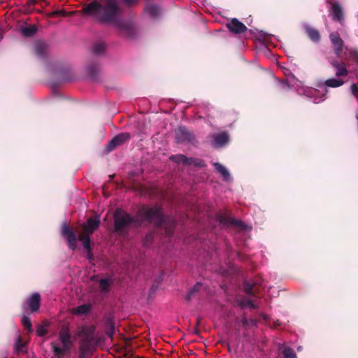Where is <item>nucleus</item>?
<instances>
[{"label": "nucleus", "mask_w": 358, "mask_h": 358, "mask_svg": "<svg viewBox=\"0 0 358 358\" xmlns=\"http://www.w3.org/2000/svg\"><path fill=\"white\" fill-rule=\"evenodd\" d=\"M21 322L22 324V325L24 326V327L29 331V332H31L32 331V325H31V322L29 320V318L26 316V315H23L22 317V320H21Z\"/></svg>", "instance_id": "obj_37"}, {"label": "nucleus", "mask_w": 358, "mask_h": 358, "mask_svg": "<svg viewBox=\"0 0 358 358\" xmlns=\"http://www.w3.org/2000/svg\"><path fill=\"white\" fill-rule=\"evenodd\" d=\"M348 55L352 61L358 65V50L355 49H348L346 48Z\"/></svg>", "instance_id": "obj_36"}, {"label": "nucleus", "mask_w": 358, "mask_h": 358, "mask_svg": "<svg viewBox=\"0 0 358 358\" xmlns=\"http://www.w3.org/2000/svg\"><path fill=\"white\" fill-rule=\"evenodd\" d=\"M131 138L129 133L124 132L115 136L106 145V152L109 153Z\"/></svg>", "instance_id": "obj_8"}, {"label": "nucleus", "mask_w": 358, "mask_h": 358, "mask_svg": "<svg viewBox=\"0 0 358 358\" xmlns=\"http://www.w3.org/2000/svg\"><path fill=\"white\" fill-rule=\"evenodd\" d=\"M351 92L352 94L357 97L358 96V86L356 84H352L351 85Z\"/></svg>", "instance_id": "obj_44"}, {"label": "nucleus", "mask_w": 358, "mask_h": 358, "mask_svg": "<svg viewBox=\"0 0 358 358\" xmlns=\"http://www.w3.org/2000/svg\"><path fill=\"white\" fill-rule=\"evenodd\" d=\"M330 4L329 14L333 21L339 22L341 25L345 21V15L341 5L338 1H328Z\"/></svg>", "instance_id": "obj_9"}, {"label": "nucleus", "mask_w": 358, "mask_h": 358, "mask_svg": "<svg viewBox=\"0 0 358 358\" xmlns=\"http://www.w3.org/2000/svg\"><path fill=\"white\" fill-rule=\"evenodd\" d=\"M48 51V45L43 41H37L35 44L36 54L41 58L45 57Z\"/></svg>", "instance_id": "obj_21"}, {"label": "nucleus", "mask_w": 358, "mask_h": 358, "mask_svg": "<svg viewBox=\"0 0 358 358\" xmlns=\"http://www.w3.org/2000/svg\"><path fill=\"white\" fill-rule=\"evenodd\" d=\"M188 157H187L185 155H172L171 157H170V159L177 164H186L187 165L188 164Z\"/></svg>", "instance_id": "obj_31"}, {"label": "nucleus", "mask_w": 358, "mask_h": 358, "mask_svg": "<svg viewBox=\"0 0 358 358\" xmlns=\"http://www.w3.org/2000/svg\"><path fill=\"white\" fill-rule=\"evenodd\" d=\"M51 346L55 355L58 357H61L64 354L65 352L69 350V349H65L64 346L62 348H60L54 343H51Z\"/></svg>", "instance_id": "obj_33"}, {"label": "nucleus", "mask_w": 358, "mask_h": 358, "mask_svg": "<svg viewBox=\"0 0 358 358\" xmlns=\"http://www.w3.org/2000/svg\"><path fill=\"white\" fill-rule=\"evenodd\" d=\"M62 236L67 241L68 246L71 250H75L77 245V237L75 232L66 224H64L61 230Z\"/></svg>", "instance_id": "obj_11"}, {"label": "nucleus", "mask_w": 358, "mask_h": 358, "mask_svg": "<svg viewBox=\"0 0 358 358\" xmlns=\"http://www.w3.org/2000/svg\"><path fill=\"white\" fill-rule=\"evenodd\" d=\"M83 12L86 15H92L101 23L114 24L129 36L134 34L133 25L122 22L119 18L122 13L119 0L93 1L83 8Z\"/></svg>", "instance_id": "obj_1"}, {"label": "nucleus", "mask_w": 358, "mask_h": 358, "mask_svg": "<svg viewBox=\"0 0 358 358\" xmlns=\"http://www.w3.org/2000/svg\"><path fill=\"white\" fill-rule=\"evenodd\" d=\"M100 220L99 218L90 217L86 222L80 225V231L78 233V236L90 238L92 235L99 227Z\"/></svg>", "instance_id": "obj_6"}, {"label": "nucleus", "mask_w": 358, "mask_h": 358, "mask_svg": "<svg viewBox=\"0 0 358 358\" xmlns=\"http://www.w3.org/2000/svg\"><path fill=\"white\" fill-rule=\"evenodd\" d=\"M215 170L220 173L225 180H228L230 178V174L227 169L221 164L216 162L213 164Z\"/></svg>", "instance_id": "obj_26"}, {"label": "nucleus", "mask_w": 358, "mask_h": 358, "mask_svg": "<svg viewBox=\"0 0 358 358\" xmlns=\"http://www.w3.org/2000/svg\"><path fill=\"white\" fill-rule=\"evenodd\" d=\"M91 309V306L90 304H83L80 306H78L76 308H73L72 309V313L74 315H85L90 312Z\"/></svg>", "instance_id": "obj_24"}, {"label": "nucleus", "mask_w": 358, "mask_h": 358, "mask_svg": "<svg viewBox=\"0 0 358 358\" xmlns=\"http://www.w3.org/2000/svg\"><path fill=\"white\" fill-rule=\"evenodd\" d=\"M115 333V326L111 320H107L106 322V334L110 337L113 338V336Z\"/></svg>", "instance_id": "obj_32"}, {"label": "nucleus", "mask_w": 358, "mask_h": 358, "mask_svg": "<svg viewBox=\"0 0 358 358\" xmlns=\"http://www.w3.org/2000/svg\"><path fill=\"white\" fill-rule=\"evenodd\" d=\"M41 306V295L35 292L29 296L23 306L25 310H29L31 313H36L38 310Z\"/></svg>", "instance_id": "obj_12"}, {"label": "nucleus", "mask_w": 358, "mask_h": 358, "mask_svg": "<svg viewBox=\"0 0 358 358\" xmlns=\"http://www.w3.org/2000/svg\"><path fill=\"white\" fill-rule=\"evenodd\" d=\"M327 92H328V90L325 88L324 92L322 93V96L319 97V96H316V94H317L318 91L317 90H314L313 91L308 92V96H312L313 97H314L313 102L315 103H319L323 101L324 100H325V99H326L325 96H326Z\"/></svg>", "instance_id": "obj_28"}, {"label": "nucleus", "mask_w": 358, "mask_h": 358, "mask_svg": "<svg viewBox=\"0 0 358 358\" xmlns=\"http://www.w3.org/2000/svg\"><path fill=\"white\" fill-rule=\"evenodd\" d=\"M106 43L103 41H98L95 43L92 47V52L95 55H101L106 50Z\"/></svg>", "instance_id": "obj_27"}, {"label": "nucleus", "mask_w": 358, "mask_h": 358, "mask_svg": "<svg viewBox=\"0 0 358 358\" xmlns=\"http://www.w3.org/2000/svg\"><path fill=\"white\" fill-rule=\"evenodd\" d=\"M122 3L128 6L131 7L136 5L138 3V0H121Z\"/></svg>", "instance_id": "obj_40"}, {"label": "nucleus", "mask_w": 358, "mask_h": 358, "mask_svg": "<svg viewBox=\"0 0 358 358\" xmlns=\"http://www.w3.org/2000/svg\"><path fill=\"white\" fill-rule=\"evenodd\" d=\"M217 220L220 224L224 227H228L229 225L240 226L241 222L234 218L227 217L224 215H220L217 217Z\"/></svg>", "instance_id": "obj_20"}, {"label": "nucleus", "mask_w": 358, "mask_h": 358, "mask_svg": "<svg viewBox=\"0 0 358 358\" xmlns=\"http://www.w3.org/2000/svg\"><path fill=\"white\" fill-rule=\"evenodd\" d=\"M22 34L25 37H31L34 36L36 31L37 28L34 25H30L29 27H23L21 30Z\"/></svg>", "instance_id": "obj_30"}, {"label": "nucleus", "mask_w": 358, "mask_h": 358, "mask_svg": "<svg viewBox=\"0 0 358 358\" xmlns=\"http://www.w3.org/2000/svg\"><path fill=\"white\" fill-rule=\"evenodd\" d=\"M252 289L253 288H252V285H245V290L248 294L252 293Z\"/></svg>", "instance_id": "obj_46"}, {"label": "nucleus", "mask_w": 358, "mask_h": 358, "mask_svg": "<svg viewBox=\"0 0 358 358\" xmlns=\"http://www.w3.org/2000/svg\"><path fill=\"white\" fill-rule=\"evenodd\" d=\"M202 285L201 283H199V282H197L194 286V287H192L189 292H188L187 296H186V299L187 301H190L192 296L194 294V293L197 292L201 287Z\"/></svg>", "instance_id": "obj_38"}, {"label": "nucleus", "mask_w": 358, "mask_h": 358, "mask_svg": "<svg viewBox=\"0 0 358 358\" xmlns=\"http://www.w3.org/2000/svg\"><path fill=\"white\" fill-rule=\"evenodd\" d=\"M113 217L115 231L117 233H122L125 229L132 224L138 225L136 217L134 218L121 209H117Z\"/></svg>", "instance_id": "obj_4"}, {"label": "nucleus", "mask_w": 358, "mask_h": 358, "mask_svg": "<svg viewBox=\"0 0 358 358\" xmlns=\"http://www.w3.org/2000/svg\"><path fill=\"white\" fill-rule=\"evenodd\" d=\"M242 305L249 306L252 309L257 308V306L253 303L252 300L250 299H248L245 302H243Z\"/></svg>", "instance_id": "obj_42"}, {"label": "nucleus", "mask_w": 358, "mask_h": 358, "mask_svg": "<svg viewBox=\"0 0 358 358\" xmlns=\"http://www.w3.org/2000/svg\"><path fill=\"white\" fill-rule=\"evenodd\" d=\"M187 165H194L197 167H203L205 166V162L202 159L190 157L188 159Z\"/></svg>", "instance_id": "obj_35"}, {"label": "nucleus", "mask_w": 358, "mask_h": 358, "mask_svg": "<svg viewBox=\"0 0 358 358\" xmlns=\"http://www.w3.org/2000/svg\"><path fill=\"white\" fill-rule=\"evenodd\" d=\"M111 280L108 279H101L99 280V287L102 292H108L110 289V285Z\"/></svg>", "instance_id": "obj_34"}, {"label": "nucleus", "mask_w": 358, "mask_h": 358, "mask_svg": "<svg viewBox=\"0 0 358 358\" xmlns=\"http://www.w3.org/2000/svg\"><path fill=\"white\" fill-rule=\"evenodd\" d=\"M143 12L148 15L151 18L156 19L160 15L161 9L156 4L148 3L144 7Z\"/></svg>", "instance_id": "obj_19"}, {"label": "nucleus", "mask_w": 358, "mask_h": 358, "mask_svg": "<svg viewBox=\"0 0 358 358\" xmlns=\"http://www.w3.org/2000/svg\"><path fill=\"white\" fill-rule=\"evenodd\" d=\"M37 334L38 336H44L45 335L47 334L48 331L47 330L45 329L44 327L41 326V325H39L38 327H37Z\"/></svg>", "instance_id": "obj_41"}, {"label": "nucleus", "mask_w": 358, "mask_h": 358, "mask_svg": "<svg viewBox=\"0 0 358 358\" xmlns=\"http://www.w3.org/2000/svg\"><path fill=\"white\" fill-rule=\"evenodd\" d=\"M282 354H283L284 358H296V353L294 352V351L292 349H291L289 348H286L282 351Z\"/></svg>", "instance_id": "obj_39"}, {"label": "nucleus", "mask_w": 358, "mask_h": 358, "mask_svg": "<svg viewBox=\"0 0 358 358\" xmlns=\"http://www.w3.org/2000/svg\"><path fill=\"white\" fill-rule=\"evenodd\" d=\"M162 277L160 276V277H159V278H158L157 280H155V283H157V285H159V284L161 282V281H162Z\"/></svg>", "instance_id": "obj_48"}, {"label": "nucleus", "mask_w": 358, "mask_h": 358, "mask_svg": "<svg viewBox=\"0 0 358 358\" xmlns=\"http://www.w3.org/2000/svg\"><path fill=\"white\" fill-rule=\"evenodd\" d=\"M213 138L214 139L213 145L215 148L224 147L229 141V135L227 131L213 134Z\"/></svg>", "instance_id": "obj_16"}, {"label": "nucleus", "mask_w": 358, "mask_h": 358, "mask_svg": "<svg viewBox=\"0 0 358 358\" xmlns=\"http://www.w3.org/2000/svg\"><path fill=\"white\" fill-rule=\"evenodd\" d=\"M77 336L80 338L78 358H91L101 341L100 338L95 336V327L83 326Z\"/></svg>", "instance_id": "obj_3"}, {"label": "nucleus", "mask_w": 358, "mask_h": 358, "mask_svg": "<svg viewBox=\"0 0 358 358\" xmlns=\"http://www.w3.org/2000/svg\"><path fill=\"white\" fill-rule=\"evenodd\" d=\"M329 40L333 47L336 56L339 58L341 56L344 48V41L337 31H333L329 34Z\"/></svg>", "instance_id": "obj_10"}, {"label": "nucleus", "mask_w": 358, "mask_h": 358, "mask_svg": "<svg viewBox=\"0 0 358 358\" xmlns=\"http://www.w3.org/2000/svg\"><path fill=\"white\" fill-rule=\"evenodd\" d=\"M100 220L99 218L90 217L86 222L80 225V231L78 233V236L90 238L92 235L99 227Z\"/></svg>", "instance_id": "obj_7"}, {"label": "nucleus", "mask_w": 358, "mask_h": 358, "mask_svg": "<svg viewBox=\"0 0 358 358\" xmlns=\"http://www.w3.org/2000/svg\"><path fill=\"white\" fill-rule=\"evenodd\" d=\"M78 241L82 242L84 248L86 250V251L87 252L88 258L91 259L92 255V248H91V245H90V242H91L90 238L78 236Z\"/></svg>", "instance_id": "obj_25"}, {"label": "nucleus", "mask_w": 358, "mask_h": 358, "mask_svg": "<svg viewBox=\"0 0 358 358\" xmlns=\"http://www.w3.org/2000/svg\"><path fill=\"white\" fill-rule=\"evenodd\" d=\"M59 340L61 341L65 349L71 348L72 342L71 341V334L67 327H63L59 333Z\"/></svg>", "instance_id": "obj_18"}, {"label": "nucleus", "mask_w": 358, "mask_h": 358, "mask_svg": "<svg viewBox=\"0 0 358 358\" xmlns=\"http://www.w3.org/2000/svg\"><path fill=\"white\" fill-rule=\"evenodd\" d=\"M226 26L231 32L235 34H242L248 30L247 27L236 18H233Z\"/></svg>", "instance_id": "obj_14"}, {"label": "nucleus", "mask_w": 358, "mask_h": 358, "mask_svg": "<svg viewBox=\"0 0 358 358\" xmlns=\"http://www.w3.org/2000/svg\"><path fill=\"white\" fill-rule=\"evenodd\" d=\"M199 330H198V329L194 330V334H199Z\"/></svg>", "instance_id": "obj_50"}, {"label": "nucleus", "mask_w": 358, "mask_h": 358, "mask_svg": "<svg viewBox=\"0 0 358 358\" xmlns=\"http://www.w3.org/2000/svg\"><path fill=\"white\" fill-rule=\"evenodd\" d=\"M331 66L335 70V76L336 78H342L348 76L349 71L347 69L346 64L338 59H331L329 61Z\"/></svg>", "instance_id": "obj_13"}, {"label": "nucleus", "mask_w": 358, "mask_h": 358, "mask_svg": "<svg viewBox=\"0 0 358 358\" xmlns=\"http://www.w3.org/2000/svg\"><path fill=\"white\" fill-rule=\"evenodd\" d=\"M99 71L100 66L97 63L90 64L87 67V74L93 80H96L98 78Z\"/></svg>", "instance_id": "obj_22"}, {"label": "nucleus", "mask_w": 358, "mask_h": 358, "mask_svg": "<svg viewBox=\"0 0 358 358\" xmlns=\"http://www.w3.org/2000/svg\"><path fill=\"white\" fill-rule=\"evenodd\" d=\"M54 15L64 16L66 15V12L64 10H57L54 13Z\"/></svg>", "instance_id": "obj_45"}, {"label": "nucleus", "mask_w": 358, "mask_h": 358, "mask_svg": "<svg viewBox=\"0 0 358 358\" xmlns=\"http://www.w3.org/2000/svg\"><path fill=\"white\" fill-rule=\"evenodd\" d=\"M345 81L341 78H329L324 81V85L329 87L336 88L344 85Z\"/></svg>", "instance_id": "obj_23"}, {"label": "nucleus", "mask_w": 358, "mask_h": 358, "mask_svg": "<svg viewBox=\"0 0 358 358\" xmlns=\"http://www.w3.org/2000/svg\"><path fill=\"white\" fill-rule=\"evenodd\" d=\"M176 138L178 143L190 142L193 139V135L186 127H180L176 131Z\"/></svg>", "instance_id": "obj_15"}, {"label": "nucleus", "mask_w": 358, "mask_h": 358, "mask_svg": "<svg viewBox=\"0 0 358 358\" xmlns=\"http://www.w3.org/2000/svg\"><path fill=\"white\" fill-rule=\"evenodd\" d=\"M303 29L305 31V34L307 35V36L311 41L314 43H318L320 41L321 35L320 31L317 29L311 27L308 24H305L303 25Z\"/></svg>", "instance_id": "obj_17"}, {"label": "nucleus", "mask_w": 358, "mask_h": 358, "mask_svg": "<svg viewBox=\"0 0 358 358\" xmlns=\"http://www.w3.org/2000/svg\"><path fill=\"white\" fill-rule=\"evenodd\" d=\"M157 288V285H153L152 286V287H151V290H152V292H154Z\"/></svg>", "instance_id": "obj_49"}, {"label": "nucleus", "mask_w": 358, "mask_h": 358, "mask_svg": "<svg viewBox=\"0 0 358 358\" xmlns=\"http://www.w3.org/2000/svg\"><path fill=\"white\" fill-rule=\"evenodd\" d=\"M100 220L99 218L90 217L86 222L80 225V231L78 233V236L90 238L92 235L99 227Z\"/></svg>", "instance_id": "obj_5"}, {"label": "nucleus", "mask_w": 358, "mask_h": 358, "mask_svg": "<svg viewBox=\"0 0 358 358\" xmlns=\"http://www.w3.org/2000/svg\"><path fill=\"white\" fill-rule=\"evenodd\" d=\"M3 38V34L0 31V40Z\"/></svg>", "instance_id": "obj_51"}, {"label": "nucleus", "mask_w": 358, "mask_h": 358, "mask_svg": "<svg viewBox=\"0 0 358 358\" xmlns=\"http://www.w3.org/2000/svg\"><path fill=\"white\" fill-rule=\"evenodd\" d=\"M155 235V231H151L147 233L143 239V245L149 248L152 245Z\"/></svg>", "instance_id": "obj_29"}, {"label": "nucleus", "mask_w": 358, "mask_h": 358, "mask_svg": "<svg viewBox=\"0 0 358 358\" xmlns=\"http://www.w3.org/2000/svg\"><path fill=\"white\" fill-rule=\"evenodd\" d=\"M138 224L148 222L153 224L156 229L164 231L168 236H171L174 231L175 220L170 217L166 218L161 207L158 206H141L136 213Z\"/></svg>", "instance_id": "obj_2"}, {"label": "nucleus", "mask_w": 358, "mask_h": 358, "mask_svg": "<svg viewBox=\"0 0 358 358\" xmlns=\"http://www.w3.org/2000/svg\"><path fill=\"white\" fill-rule=\"evenodd\" d=\"M23 346H24V345L21 343V341L19 338L18 342H17V350H19Z\"/></svg>", "instance_id": "obj_47"}, {"label": "nucleus", "mask_w": 358, "mask_h": 358, "mask_svg": "<svg viewBox=\"0 0 358 358\" xmlns=\"http://www.w3.org/2000/svg\"><path fill=\"white\" fill-rule=\"evenodd\" d=\"M280 84L282 88H283L284 90H289L290 88L289 81L287 79L281 80Z\"/></svg>", "instance_id": "obj_43"}]
</instances>
